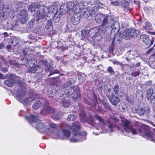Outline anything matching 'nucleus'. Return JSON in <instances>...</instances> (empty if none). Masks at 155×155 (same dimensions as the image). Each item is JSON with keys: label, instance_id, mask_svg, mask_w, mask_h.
Returning <instances> with one entry per match:
<instances>
[{"label": "nucleus", "instance_id": "nucleus-32", "mask_svg": "<svg viewBox=\"0 0 155 155\" xmlns=\"http://www.w3.org/2000/svg\"><path fill=\"white\" fill-rule=\"evenodd\" d=\"M81 13L83 16V17L85 18H87L90 15L88 11L85 9H83V11H82Z\"/></svg>", "mask_w": 155, "mask_h": 155}, {"label": "nucleus", "instance_id": "nucleus-23", "mask_svg": "<svg viewBox=\"0 0 155 155\" xmlns=\"http://www.w3.org/2000/svg\"><path fill=\"white\" fill-rule=\"evenodd\" d=\"M42 98L41 100L42 103H41L39 101H36L32 105V108L34 110H37L40 108V107L42 105H44V100Z\"/></svg>", "mask_w": 155, "mask_h": 155}, {"label": "nucleus", "instance_id": "nucleus-3", "mask_svg": "<svg viewBox=\"0 0 155 155\" xmlns=\"http://www.w3.org/2000/svg\"><path fill=\"white\" fill-rule=\"evenodd\" d=\"M28 10L33 15H36L37 22H41L45 18V13L48 12V8L45 6L34 4L30 5Z\"/></svg>", "mask_w": 155, "mask_h": 155}, {"label": "nucleus", "instance_id": "nucleus-24", "mask_svg": "<svg viewBox=\"0 0 155 155\" xmlns=\"http://www.w3.org/2000/svg\"><path fill=\"white\" fill-rule=\"evenodd\" d=\"M57 11H56L55 14H54V12L53 11H49L48 10V12H46V14L45 15V18H53L54 16L55 18V16L57 15Z\"/></svg>", "mask_w": 155, "mask_h": 155}, {"label": "nucleus", "instance_id": "nucleus-17", "mask_svg": "<svg viewBox=\"0 0 155 155\" xmlns=\"http://www.w3.org/2000/svg\"><path fill=\"white\" fill-rule=\"evenodd\" d=\"M93 102V103H91V104L92 105H93L94 109L99 113H101L102 114H104L105 112V111L102 109L101 108V107L99 105L97 100H94Z\"/></svg>", "mask_w": 155, "mask_h": 155}, {"label": "nucleus", "instance_id": "nucleus-61", "mask_svg": "<svg viewBox=\"0 0 155 155\" xmlns=\"http://www.w3.org/2000/svg\"><path fill=\"white\" fill-rule=\"evenodd\" d=\"M4 46V44L3 43H0V49L2 48Z\"/></svg>", "mask_w": 155, "mask_h": 155}, {"label": "nucleus", "instance_id": "nucleus-13", "mask_svg": "<svg viewBox=\"0 0 155 155\" xmlns=\"http://www.w3.org/2000/svg\"><path fill=\"white\" fill-rule=\"evenodd\" d=\"M140 39L146 45H148V47L150 46L153 43L154 39L153 38L149 39L148 36L146 35L143 34L140 37Z\"/></svg>", "mask_w": 155, "mask_h": 155}, {"label": "nucleus", "instance_id": "nucleus-44", "mask_svg": "<svg viewBox=\"0 0 155 155\" xmlns=\"http://www.w3.org/2000/svg\"><path fill=\"white\" fill-rule=\"evenodd\" d=\"M131 75L134 77H136L137 76H139V75L140 74V71H134V72H132L131 73Z\"/></svg>", "mask_w": 155, "mask_h": 155}, {"label": "nucleus", "instance_id": "nucleus-64", "mask_svg": "<svg viewBox=\"0 0 155 155\" xmlns=\"http://www.w3.org/2000/svg\"><path fill=\"white\" fill-rule=\"evenodd\" d=\"M135 67V65L133 64L131 65V68H134Z\"/></svg>", "mask_w": 155, "mask_h": 155}, {"label": "nucleus", "instance_id": "nucleus-62", "mask_svg": "<svg viewBox=\"0 0 155 155\" xmlns=\"http://www.w3.org/2000/svg\"><path fill=\"white\" fill-rule=\"evenodd\" d=\"M140 62H138L135 65V67H138L140 66Z\"/></svg>", "mask_w": 155, "mask_h": 155}, {"label": "nucleus", "instance_id": "nucleus-9", "mask_svg": "<svg viewBox=\"0 0 155 155\" xmlns=\"http://www.w3.org/2000/svg\"><path fill=\"white\" fill-rule=\"evenodd\" d=\"M25 118L30 124L34 126L36 125V128L38 130L47 129L45 126L44 124L39 121L38 117L33 115H31L30 117L25 116Z\"/></svg>", "mask_w": 155, "mask_h": 155}, {"label": "nucleus", "instance_id": "nucleus-18", "mask_svg": "<svg viewBox=\"0 0 155 155\" xmlns=\"http://www.w3.org/2000/svg\"><path fill=\"white\" fill-rule=\"evenodd\" d=\"M40 64L44 66L45 67V70L47 71H50L52 70V68L50 64L48 63L46 60H41L39 62Z\"/></svg>", "mask_w": 155, "mask_h": 155}, {"label": "nucleus", "instance_id": "nucleus-31", "mask_svg": "<svg viewBox=\"0 0 155 155\" xmlns=\"http://www.w3.org/2000/svg\"><path fill=\"white\" fill-rule=\"evenodd\" d=\"M29 50V49L28 48H24L23 50L22 51L23 53L24 54L25 56L23 57V58H21V60L22 61L24 60L25 59V58H28V57L29 56V55L27 54Z\"/></svg>", "mask_w": 155, "mask_h": 155}, {"label": "nucleus", "instance_id": "nucleus-10", "mask_svg": "<svg viewBox=\"0 0 155 155\" xmlns=\"http://www.w3.org/2000/svg\"><path fill=\"white\" fill-rule=\"evenodd\" d=\"M138 33V31L134 29H127L123 33L122 37L124 39L129 40L137 36Z\"/></svg>", "mask_w": 155, "mask_h": 155}, {"label": "nucleus", "instance_id": "nucleus-37", "mask_svg": "<svg viewBox=\"0 0 155 155\" xmlns=\"http://www.w3.org/2000/svg\"><path fill=\"white\" fill-rule=\"evenodd\" d=\"M77 118V117L74 116L73 114H71L68 116L67 120L68 121L74 120Z\"/></svg>", "mask_w": 155, "mask_h": 155}, {"label": "nucleus", "instance_id": "nucleus-56", "mask_svg": "<svg viewBox=\"0 0 155 155\" xmlns=\"http://www.w3.org/2000/svg\"><path fill=\"white\" fill-rule=\"evenodd\" d=\"M153 49H154L155 50V44H154L153 48H151L148 51H147V54H149L152 51Z\"/></svg>", "mask_w": 155, "mask_h": 155}, {"label": "nucleus", "instance_id": "nucleus-6", "mask_svg": "<svg viewBox=\"0 0 155 155\" xmlns=\"http://www.w3.org/2000/svg\"><path fill=\"white\" fill-rule=\"evenodd\" d=\"M26 94V91L24 90H21L18 92L17 96L22 103L29 104L31 102L39 98V95L34 91H30L29 97L28 98H24V96Z\"/></svg>", "mask_w": 155, "mask_h": 155}, {"label": "nucleus", "instance_id": "nucleus-35", "mask_svg": "<svg viewBox=\"0 0 155 155\" xmlns=\"http://www.w3.org/2000/svg\"><path fill=\"white\" fill-rule=\"evenodd\" d=\"M62 132L65 137V138H66V139L70 137L71 132L70 131L66 130H62Z\"/></svg>", "mask_w": 155, "mask_h": 155}, {"label": "nucleus", "instance_id": "nucleus-30", "mask_svg": "<svg viewBox=\"0 0 155 155\" xmlns=\"http://www.w3.org/2000/svg\"><path fill=\"white\" fill-rule=\"evenodd\" d=\"M97 7L96 6H94L89 11V14L91 16H94L97 13Z\"/></svg>", "mask_w": 155, "mask_h": 155}, {"label": "nucleus", "instance_id": "nucleus-16", "mask_svg": "<svg viewBox=\"0 0 155 155\" xmlns=\"http://www.w3.org/2000/svg\"><path fill=\"white\" fill-rule=\"evenodd\" d=\"M31 56L28 57V58H25V59L23 60L24 61L23 64H24L26 62V66L27 67L29 66H34L35 63L36 62V60L34 58H31Z\"/></svg>", "mask_w": 155, "mask_h": 155}, {"label": "nucleus", "instance_id": "nucleus-22", "mask_svg": "<svg viewBox=\"0 0 155 155\" xmlns=\"http://www.w3.org/2000/svg\"><path fill=\"white\" fill-rule=\"evenodd\" d=\"M109 100L111 104L114 105H116L120 101V99L114 95L109 98Z\"/></svg>", "mask_w": 155, "mask_h": 155}, {"label": "nucleus", "instance_id": "nucleus-39", "mask_svg": "<svg viewBox=\"0 0 155 155\" xmlns=\"http://www.w3.org/2000/svg\"><path fill=\"white\" fill-rule=\"evenodd\" d=\"M36 68H37L36 71V73H40L43 71L42 68L38 65H36Z\"/></svg>", "mask_w": 155, "mask_h": 155}, {"label": "nucleus", "instance_id": "nucleus-28", "mask_svg": "<svg viewBox=\"0 0 155 155\" xmlns=\"http://www.w3.org/2000/svg\"><path fill=\"white\" fill-rule=\"evenodd\" d=\"M61 103L63 106L65 107H68L70 105V101L65 98H63L61 100Z\"/></svg>", "mask_w": 155, "mask_h": 155}, {"label": "nucleus", "instance_id": "nucleus-40", "mask_svg": "<svg viewBox=\"0 0 155 155\" xmlns=\"http://www.w3.org/2000/svg\"><path fill=\"white\" fill-rule=\"evenodd\" d=\"M49 126L51 128H52L54 130H57V131L58 130V127L54 123H50L49 124Z\"/></svg>", "mask_w": 155, "mask_h": 155}, {"label": "nucleus", "instance_id": "nucleus-8", "mask_svg": "<svg viewBox=\"0 0 155 155\" xmlns=\"http://www.w3.org/2000/svg\"><path fill=\"white\" fill-rule=\"evenodd\" d=\"M43 100L44 106L45 111L41 110L40 114L43 115H45L47 114H53L52 117L54 119H59L60 117L58 113L57 112H55L54 109L49 105L48 102L46 99H44Z\"/></svg>", "mask_w": 155, "mask_h": 155}, {"label": "nucleus", "instance_id": "nucleus-55", "mask_svg": "<svg viewBox=\"0 0 155 155\" xmlns=\"http://www.w3.org/2000/svg\"><path fill=\"white\" fill-rule=\"evenodd\" d=\"M150 59L153 61H155V53L151 55Z\"/></svg>", "mask_w": 155, "mask_h": 155}, {"label": "nucleus", "instance_id": "nucleus-53", "mask_svg": "<svg viewBox=\"0 0 155 155\" xmlns=\"http://www.w3.org/2000/svg\"><path fill=\"white\" fill-rule=\"evenodd\" d=\"M55 17L56 18L55 19H54V21L55 23H57L59 21L60 16L59 15H58L56 17L55 16Z\"/></svg>", "mask_w": 155, "mask_h": 155}, {"label": "nucleus", "instance_id": "nucleus-52", "mask_svg": "<svg viewBox=\"0 0 155 155\" xmlns=\"http://www.w3.org/2000/svg\"><path fill=\"white\" fill-rule=\"evenodd\" d=\"M144 11L147 14H149L150 12V10L147 7H145L144 8Z\"/></svg>", "mask_w": 155, "mask_h": 155}, {"label": "nucleus", "instance_id": "nucleus-48", "mask_svg": "<svg viewBox=\"0 0 155 155\" xmlns=\"http://www.w3.org/2000/svg\"><path fill=\"white\" fill-rule=\"evenodd\" d=\"M24 4L22 2H19L16 5V8H22Z\"/></svg>", "mask_w": 155, "mask_h": 155}, {"label": "nucleus", "instance_id": "nucleus-29", "mask_svg": "<svg viewBox=\"0 0 155 155\" xmlns=\"http://www.w3.org/2000/svg\"><path fill=\"white\" fill-rule=\"evenodd\" d=\"M19 40L16 38H12L9 41V43H11L13 46L16 45L19 42Z\"/></svg>", "mask_w": 155, "mask_h": 155}, {"label": "nucleus", "instance_id": "nucleus-47", "mask_svg": "<svg viewBox=\"0 0 155 155\" xmlns=\"http://www.w3.org/2000/svg\"><path fill=\"white\" fill-rule=\"evenodd\" d=\"M35 19V18H32L31 20H30L29 22V24L30 27H32L34 24Z\"/></svg>", "mask_w": 155, "mask_h": 155}, {"label": "nucleus", "instance_id": "nucleus-34", "mask_svg": "<svg viewBox=\"0 0 155 155\" xmlns=\"http://www.w3.org/2000/svg\"><path fill=\"white\" fill-rule=\"evenodd\" d=\"M153 88H150L147 90V98H150V95L153 93Z\"/></svg>", "mask_w": 155, "mask_h": 155}, {"label": "nucleus", "instance_id": "nucleus-1", "mask_svg": "<svg viewBox=\"0 0 155 155\" xmlns=\"http://www.w3.org/2000/svg\"><path fill=\"white\" fill-rule=\"evenodd\" d=\"M94 117L98 120L101 122L103 125H108V130L113 132L116 128L120 130L124 135L126 133L131 132L133 134H136L138 133L141 136L146 137L148 140L155 142V134L153 132L150 131L149 128L147 126H141L138 124L134 126L132 124L131 121L127 120L124 117H121V119L123 125L120 126L111 122L110 121H106L103 119L99 115L96 114Z\"/></svg>", "mask_w": 155, "mask_h": 155}, {"label": "nucleus", "instance_id": "nucleus-45", "mask_svg": "<svg viewBox=\"0 0 155 155\" xmlns=\"http://www.w3.org/2000/svg\"><path fill=\"white\" fill-rule=\"evenodd\" d=\"M121 2V1L120 0L119 1L116 2L114 1L113 2H111V4L115 6H117V5H119V6H121V5L119 4V2Z\"/></svg>", "mask_w": 155, "mask_h": 155}, {"label": "nucleus", "instance_id": "nucleus-58", "mask_svg": "<svg viewBox=\"0 0 155 155\" xmlns=\"http://www.w3.org/2000/svg\"><path fill=\"white\" fill-rule=\"evenodd\" d=\"M0 70L3 72H6L8 70L6 68H1Z\"/></svg>", "mask_w": 155, "mask_h": 155}, {"label": "nucleus", "instance_id": "nucleus-7", "mask_svg": "<svg viewBox=\"0 0 155 155\" xmlns=\"http://www.w3.org/2000/svg\"><path fill=\"white\" fill-rule=\"evenodd\" d=\"M100 32V31L97 28L92 29L90 31L88 30H84L82 31L81 35L82 37L85 38L89 33V35L92 38L93 40L97 41H100L102 38Z\"/></svg>", "mask_w": 155, "mask_h": 155}, {"label": "nucleus", "instance_id": "nucleus-54", "mask_svg": "<svg viewBox=\"0 0 155 155\" xmlns=\"http://www.w3.org/2000/svg\"><path fill=\"white\" fill-rule=\"evenodd\" d=\"M113 63L114 64H116L117 65H120L122 66L123 64L121 63H120L118 61H114L113 62Z\"/></svg>", "mask_w": 155, "mask_h": 155}, {"label": "nucleus", "instance_id": "nucleus-20", "mask_svg": "<svg viewBox=\"0 0 155 155\" xmlns=\"http://www.w3.org/2000/svg\"><path fill=\"white\" fill-rule=\"evenodd\" d=\"M75 14L71 17V21L74 25H76L78 24L80 21L81 17L80 14L78 13H74Z\"/></svg>", "mask_w": 155, "mask_h": 155}, {"label": "nucleus", "instance_id": "nucleus-21", "mask_svg": "<svg viewBox=\"0 0 155 155\" xmlns=\"http://www.w3.org/2000/svg\"><path fill=\"white\" fill-rule=\"evenodd\" d=\"M76 6V7L73 10V12L74 13H79L81 11V10L84 9V5L83 2H81L77 3Z\"/></svg>", "mask_w": 155, "mask_h": 155}, {"label": "nucleus", "instance_id": "nucleus-2", "mask_svg": "<svg viewBox=\"0 0 155 155\" xmlns=\"http://www.w3.org/2000/svg\"><path fill=\"white\" fill-rule=\"evenodd\" d=\"M74 83V79L71 78L68 79L66 83L61 86L62 89H65L63 90L64 93L62 94L63 95L65 94L66 97L71 95L72 99L76 101L79 100L81 97L80 88L77 85L68 87Z\"/></svg>", "mask_w": 155, "mask_h": 155}, {"label": "nucleus", "instance_id": "nucleus-63", "mask_svg": "<svg viewBox=\"0 0 155 155\" xmlns=\"http://www.w3.org/2000/svg\"><path fill=\"white\" fill-rule=\"evenodd\" d=\"M4 35H5V36H8V33L6 32H5L4 33Z\"/></svg>", "mask_w": 155, "mask_h": 155}, {"label": "nucleus", "instance_id": "nucleus-59", "mask_svg": "<svg viewBox=\"0 0 155 155\" xmlns=\"http://www.w3.org/2000/svg\"><path fill=\"white\" fill-rule=\"evenodd\" d=\"M5 77L3 74L0 73V78L4 79H5Z\"/></svg>", "mask_w": 155, "mask_h": 155}, {"label": "nucleus", "instance_id": "nucleus-11", "mask_svg": "<svg viewBox=\"0 0 155 155\" xmlns=\"http://www.w3.org/2000/svg\"><path fill=\"white\" fill-rule=\"evenodd\" d=\"M19 77L15 76L13 74H10L8 76V79L4 81V84L9 87H12L13 86L14 84L16 83Z\"/></svg>", "mask_w": 155, "mask_h": 155}, {"label": "nucleus", "instance_id": "nucleus-49", "mask_svg": "<svg viewBox=\"0 0 155 155\" xmlns=\"http://www.w3.org/2000/svg\"><path fill=\"white\" fill-rule=\"evenodd\" d=\"M51 88H49V89L48 90V94L49 95L51 94V95H50L51 96H53L54 94V93L53 91L51 92Z\"/></svg>", "mask_w": 155, "mask_h": 155}, {"label": "nucleus", "instance_id": "nucleus-14", "mask_svg": "<svg viewBox=\"0 0 155 155\" xmlns=\"http://www.w3.org/2000/svg\"><path fill=\"white\" fill-rule=\"evenodd\" d=\"M78 2L76 1H73V2H69L67 5H66L65 6L64 5H62L61 6L60 8V12H65L66 10V8L67 7L68 9H72L73 11V10L76 7V5H77Z\"/></svg>", "mask_w": 155, "mask_h": 155}, {"label": "nucleus", "instance_id": "nucleus-12", "mask_svg": "<svg viewBox=\"0 0 155 155\" xmlns=\"http://www.w3.org/2000/svg\"><path fill=\"white\" fill-rule=\"evenodd\" d=\"M18 19L21 24H25L28 19V12L27 10L22 9L18 14Z\"/></svg>", "mask_w": 155, "mask_h": 155}, {"label": "nucleus", "instance_id": "nucleus-5", "mask_svg": "<svg viewBox=\"0 0 155 155\" xmlns=\"http://www.w3.org/2000/svg\"><path fill=\"white\" fill-rule=\"evenodd\" d=\"M69 128L74 134V136L70 139L71 142L74 143L81 142L86 139V133L85 132L79 133V130L80 128V123L79 122L74 123L72 125L69 126Z\"/></svg>", "mask_w": 155, "mask_h": 155}, {"label": "nucleus", "instance_id": "nucleus-43", "mask_svg": "<svg viewBox=\"0 0 155 155\" xmlns=\"http://www.w3.org/2000/svg\"><path fill=\"white\" fill-rule=\"evenodd\" d=\"M148 101L150 102L151 103H152L153 100L155 101V93H154L152 95H150V98H147Z\"/></svg>", "mask_w": 155, "mask_h": 155}, {"label": "nucleus", "instance_id": "nucleus-15", "mask_svg": "<svg viewBox=\"0 0 155 155\" xmlns=\"http://www.w3.org/2000/svg\"><path fill=\"white\" fill-rule=\"evenodd\" d=\"M150 108L147 106H141L140 105L135 109V111L139 115L142 116L146 113H148Z\"/></svg>", "mask_w": 155, "mask_h": 155}, {"label": "nucleus", "instance_id": "nucleus-4", "mask_svg": "<svg viewBox=\"0 0 155 155\" xmlns=\"http://www.w3.org/2000/svg\"><path fill=\"white\" fill-rule=\"evenodd\" d=\"M95 21L98 23H102L101 24V27L103 28H112L114 27L117 22L116 19L112 16L105 15L102 14L96 15L95 17Z\"/></svg>", "mask_w": 155, "mask_h": 155}, {"label": "nucleus", "instance_id": "nucleus-51", "mask_svg": "<svg viewBox=\"0 0 155 155\" xmlns=\"http://www.w3.org/2000/svg\"><path fill=\"white\" fill-rule=\"evenodd\" d=\"M86 114L84 111H81L80 114V116L82 118H84L85 117Z\"/></svg>", "mask_w": 155, "mask_h": 155}, {"label": "nucleus", "instance_id": "nucleus-60", "mask_svg": "<svg viewBox=\"0 0 155 155\" xmlns=\"http://www.w3.org/2000/svg\"><path fill=\"white\" fill-rule=\"evenodd\" d=\"M151 83L150 81H147L145 82V84L146 85H148Z\"/></svg>", "mask_w": 155, "mask_h": 155}, {"label": "nucleus", "instance_id": "nucleus-42", "mask_svg": "<svg viewBox=\"0 0 155 155\" xmlns=\"http://www.w3.org/2000/svg\"><path fill=\"white\" fill-rule=\"evenodd\" d=\"M107 71L111 75H113L115 73L114 70L111 66L109 67L107 69Z\"/></svg>", "mask_w": 155, "mask_h": 155}, {"label": "nucleus", "instance_id": "nucleus-19", "mask_svg": "<svg viewBox=\"0 0 155 155\" xmlns=\"http://www.w3.org/2000/svg\"><path fill=\"white\" fill-rule=\"evenodd\" d=\"M121 2L119 4L121 5V6L124 7L127 10V11H130L129 6L130 3V0H120Z\"/></svg>", "mask_w": 155, "mask_h": 155}, {"label": "nucleus", "instance_id": "nucleus-33", "mask_svg": "<svg viewBox=\"0 0 155 155\" xmlns=\"http://www.w3.org/2000/svg\"><path fill=\"white\" fill-rule=\"evenodd\" d=\"M87 122L88 124L92 126H94L95 125L94 119L93 117L90 116L87 120Z\"/></svg>", "mask_w": 155, "mask_h": 155}, {"label": "nucleus", "instance_id": "nucleus-38", "mask_svg": "<svg viewBox=\"0 0 155 155\" xmlns=\"http://www.w3.org/2000/svg\"><path fill=\"white\" fill-rule=\"evenodd\" d=\"M144 28L148 30H151L152 27L151 23L147 22L145 23V25L144 27Z\"/></svg>", "mask_w": 155, "mask_h": 155}, {"label": "nucleus", "instance_id": "nucleus-41", "mask_svg": "<svg viewBox=\"0 0 155 155\" xmlns=\"http://www.w3.org/2000/svg\"><path fill=\"white\" fill-rule=\"evenodd\" d=\"M28 68H29L27 70L28 72L35 73L34 66H29Z\"/></svg>", "mask_w": 155, "mask_h": 155}, {"label": "nucleus", "instance_id": "nucleus-25", "mask_svg": "<svg viewBox=\"0 0 155 155\" xmlns=\"http://www.w3.org/2000/svg\"><path fill=\"white\" fill-rule=\"evenodd\" d=\"M94 4L97 7V9L103 8L105 9L106 6L105 5L101 3L99 0H96L94 1Z\"/></svg>", "mask_w": 155, "mask_h": 155}, {"label": "nucleus", "instance_id": "nucleus-50", "mask_svg": "<svg viewBox=\"0 0 155 155\" xmlns=\"http://www.w3.org/2000/svg\"><path fill=\"white\" fill-rule=\"evenodd\" d=\"M18 83L19 86L21 87H23L25 85L24 83L23 82H22L18 80Z\"/></svg>", "mask_w": 155, "mask_h": 155}, {"label": "nucleus", "instance_id": "nucleus-36", "mask_svg": "<svg viewBox=\"0 0 155 155\" xmlns=\"http://www.w3.org/2000/svg\"><path fill=\"white\" fill-rule=\"evenodd\" d=\"M113 91L115 94L118 96L119 95V87L118 84H116L114 86L113 88Z\"/></svg>", "mask_w": 155, "mask_h": 155}, {"label": "nucleus", "instance_id": "nucleus-27", "mask_svg": "<svg viewBox=\"0 0 155 155\" xmlns=\"http://www.w3.org/2000/svg\"><path fill=\"white\" fill-rule=\"evenodd\" d=\"M104 92L106 96L109 99L114 95L110 88L107 89H105Z\"/></svg>", "mask_w": 155, "mask_h": 155}, {"label": "nucleus", "instance_id": "nucleus-57", "mask_svg": "<svg viewBox=\"0 0 155 155\" xmlns=\"http://www.w3.org/2000/svg\"><path fill=\"white\" fill-rule=\"evenodd\" d=\"M9 63L11 65H15L16 62L14 60H10L9 61Z\"/></svg>", "mask_w": 155, "mask_h": 155}, {"label": "nucleus", "instance_id": "nucleus-46", "mask_svg": "<svg viewBox=\"0 0 155 155\" xmlns=\"http://www.w3.org/2000/svg\"><path fill=\"white\" fill-rule=\"evenodd\" d=\"M103 104L104 108L107 110H109L110 109V104L109 103H105Z\"/></svg>", "mask_w": 155, "mask_h": 155}, {"label": "nucleus", "instance_id": "nucleus-26", "mask_svg": "<svg viewBox=\"0 0 155 155\" xmlns=\"http://www.w3.org/2000/svg\"><path fill=\"white\" fill-rule=\"evenodd\" d=\"M45 20H47V23L45 26V28L48 29L51 28H53L52 20L50 18H45Z\"/></svg>", "mask_w": 155, "mask_h": 155}]
</instances>
